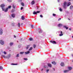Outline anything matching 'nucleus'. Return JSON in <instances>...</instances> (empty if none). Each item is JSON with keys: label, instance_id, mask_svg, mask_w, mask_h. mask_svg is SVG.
<instances>
[{"label": "nucleus", "instance_id": "f257e3e1", "mask_svg": "<svg viewBox=\"0 0 73 73\" xmlns=\"http://www.w3.org/2000/svg\"><path fill=\"white\" fill-rule=\"evenodd\" d=\"M4 7H5V5L4 4H2L1 5V7L3 11H5V8H4Z\"/></svg>", "mask_w": 73, "mask_h": 73}, {"label": "nucleus", "instance_id": "f03ea898", "mask_svg": "<svg viewBox=\"0 0 73 73\" xmlns=\"http://www.w3.org/2000/svg\"><path fill=\"white\" fill-rule=\"evenodd\" d=\"M66 2H64V5H63V7L64 9H66L67 7L66 6Z\"/></svg>", "mask_w": 73, "mask_h": 73}, {"label": "nucleus", "instance_id": "7ed1b4c3", "mask_svg": "<svg viewBox=\"0 0 73 73\" xmlns=\"http://www.w3.org/2000/svg\"><path fill=\"white\" fill-rule=\"evenodd\" d=\"M0 43L1 45H4V41L2 40H0Z\"/></svg>", "mask_w": 73, "mask_h": 73}, {"label": "nucleus", "instance_id": "20e7f679", "mask_svg": "<svg viewBox=\"0 0 73 73\" xmlns=\"http://www.w3.org/2000/svg\"><path fill=\"white\" fill-rule=\"evenodd\" d=\"M50 42L52 43V44H56V42L54 41H52L51 40L50 41Z\"/></svg>", "mask_w": 73, "mask_h": 73}, {"label": "nucleus", "instance_id": "39448f33", "mask_svg": "<svg viewBox=\"0 0 73 73\" xmlns=\"http://www.w3.org/2000/svg\"><path fill=\"white\" fill-rule=\"evenodd\" d=\"M3 30L1 29H0V35H1L3 34Z\"/></svg>", "mask_w": 73, "mask_h": 73}, {"label": "nucleus", "instance_id": "423d86ee", "mask_svg": "<svg viewBox=\"0 0 73 73\" xmlns=\"http://www.w3.org/2000/svg\"><path fill=\"white\" fill-rule=\"evenodd\" d=\"M47 65L49 67L52 68V64H51L50 63H48Z\"/></svg>", "mask_w": 73, "mask_h": 73}, {"label": "nucleus", "instance_id": "0eeeda50", "mask_svg": "<svg viewBox=\"0 0 73 73\" xmlns=\"http://www.w3.org/2000/svg\"><path fill=\"white\" fill-rule=\"evenodd\" d=\"M60 65H61L62 66H64V65H65V64H64V62H61Z\"/></svg>", "mask_w": 73, "mask_h": 73}, {"label": "nucleus", "instance_id": "6e6552de", "mask_svg": "<svg viewBox=\"0 0 73 73\" xmlns=\"http://www.w3.org/2000/svg\"><path fill=\"white\" fill-rule=\"evenodd\" d=\"M11 16L12 17H13V18H15V14H11Z\"/></svg>", "mask_w": 73, "mask_h": 73}, {"label": "nucleus", "instance_id": "1a4fd4ad", "mask_svg": "<svg viewBox=\"0 0 73 73\" xmlns=\"http://www.w3.org/2000/svg\"><path fill=\"white\" fill-rule=\"evenodd\" d=\"M30 53V51H27V52H25V54H29V53Z\"/></svg>", "mask_w": 73, "mask_h": 73}, {"label": "nucleus", "instance_id": "9d476101", "mask_svg": "<svg viewBox=\"0 0 73 73\" xmlns=\"http://www.w3.org/2000/svg\"><path fill=\"white\" fill-rule=\"evenodd\" d=\"M44 68L45 69H47L48 68V66H46L45 65H44L43 66Z\"/></svg>", "mask_w": 73, "mask_h": 73}, {"label": "nucleus", "instance_id": "9b49d317", "mask_svg": "<svg viewBox=\"0 0 73 73\" xmlns=\"http://www.w3.org/2000/svg\"><path fill=\"white\" fill-rule=\"evenodd\" d=\"M39 33H42V31L41 30V29H39Z\"/></svg>", "mask_w": 73, "mask_h": 73}, {"label": "nucleus", "instance_id": "f8f14e48", "mask_svg": "<svg viewBox=\"0 0 73 73\" xmlns=\"http://www.w3.org/2000/svg\"><path fill=\"white\" fill-rule=\"evenodd\" d=\"M73 9V6L72 5H71L70 7V10Z\"/></svg>", "mask_w": 73, "mask_h": 73}, {"label": "nucleus", "instance_id": "ddd939ff", "mask_svg": "<svg viewBox=\"0 0 73 73\" xmlns=\"http://www.w3.org/2000/svg\"><path fill=\"white\" fill-rule=\"evenodd\" d=\"M8 8L7 7L6 8V9L5 10V11H5V12H7V11H8Z\"/></svg>", "mask_w": 73, "mask_h": 73}, {"label": "nucleus", "instance_id": "4468645a", "mask_svg": "<svg viewBox=\"0 0 73 73\" xmlns=\"http://www.w3.org/2000/svg\"><path fill=\"white\" fill-rule=\"evenodd\" d=\"M62 24H58V27H62Z\"/></svg>", "mask_w": 73, "mask_h": 73}, {"label": "nucleus", "instance_id": "2eb2a0df", "mask_svg": "<svg viewBox=\"0 0 73 73\" xmlns=\"http://www.w3.org/2000/svg\"><path fill=\"white\" fill-rule=\"evenodd\" d=\"M70 5H71V3H70V2H69L68 3V4L67 5L68 7Z\"/></svg>", "mask_w": 73, "mask_h": 73}, {"label": "nucleus", "instance_id": "dca6fc26", "mask_svg": "<svg viewBox=\"0 0 73 73\" xmlns=\"http://www.w3.org/2000/svg\"><path fill=\"white\" fill-rule=\"evenodd\" d=\"M22 19L23 20H24L25 19V18L24 16H22L21 17Z\"/></svg>", "mask_w": 73, "mask_h": 73}, {"label": "nucleus", "instance_id": "f3484780", "mask_svg": "<svg viewBox=\"0 0 73 73\" xmlns=\"http://www.w3.org/2000/svg\"><path fill=\"white\" fill-rule=\"evenodd\" d=\"M64 28H66V29H68V27H66V26H64Z\"/></svg>", "mask_w": 73, "mask_h": 73}, {"label": "nucleus", "instance_id": "a211bd4d", "mask_svg": "<svg viewBox=\"0 0 73 73\" xmlns=\"http://www.w3.org/2000/svg\"><path fill=\"white\" fill-rule=\"evenodd\" d=\"M58 9L61 12H62V9H61V8L59 7Z\"/></svg>", "mask_w": 73, "mask_h": 73}, {"label": "nucleus", "instance_id": "6ab92c4d", "mask_svg": "<svg viewBox=\"0 0 73 73\" xmlns=\"http://www.w3.org/2000/svg\"><path fill=\"white\" fill-rule=\"evenodd\" d=\"M64 73H66L67 72H69V70H65L64 71Z\"/></svg>", "mask_w": 73, "mask_h": 73}, {"label": "nucleus", "instance_id": "aec40b11", "mask_svg": "<svg viewBox=\"0 0 73 73\" xmlns=\"http://www.w3.org/2000/svg\"><path fill=\"white\" fill-rule=\"evenodd\" d=\"M52 64H54V65H56V62H52Z\"/></svg>", "mask_w": 73, "mask_h": 73}, {"label": "nucleus", "instance_id": "412c9836", "mask_svg": "<svg viewBox=\"0 0 73 73\" xmlns=\"http://www.w3.org/2000/svg\"><path fill=\"white\" fill-rule=\"evenodd\" d=\"M24 52H20V54H24Z\"/></svg>", "mask_w": 73, "mask_h": 73}, {"label": "nucleus", "instance_id": "4be33fe9", "mask_svg": "<svg viewBox=\"0 0 73 73\" xmlns=\"http://www.w3.org/2000/svg\"><path fill=\"white\" fill-rule=\"evenodd\" d=\"M33 14L34 15H37V13L36 11H34L33 12Z\"/></svg>", "mask_w": 73, "mask_h": 73}, {"label": "nucleus", "instance_id": "5701e85b", "mask_svg": "<svg viewBox=\"0 0 73 73\" xmlns=\"http://www.w3.org/2000/svg\"><path fill=\"white\" fill-rule=\"evenodd\" d=\"M31 3L32 5H33V4H35V1H33L31 2Z\"/></svg>", "mask_w": 73, "mask_h": 73}, {"label": "nucleus", "instance_id": "b1692460", "mask_svg": "<svg viewBox=\"0 0 73 73\" xmlns=\"http://www.w3.org/2000/svg\"><path fill=\"white\" fill-rule=\"evenodd\" d=\"M33 49V47H31L30 48V49H29V51H30V50H32V49Z\"/></svg>", "mask_w": 73, "mask_h": 73}, {"label": "nucleus", "instance_id": "393cba45", "mask_svg": "<svg viewBox=\"0 0 73 73\" xmlns=\"http://www.w3.org/2000/svg\"><path fill=\"white\" fill-rule=\"evenodd\" d=\"M13 43L12 42H11L10 43V46H12V45H13Z\"/></svg>", "mask_w": 73, "mask_h": 73}, {"label": "nucleus", "instance_id": "a878e982", "mask_svg": "<svg viewBox=\"0 0 73 73\" xmlns=\"http://www.w3.org/2000/svg\"><path fill=\"white\" fill-rule=\"evenodd\" d=\"M29 40H30V41H32V40H33V38H29Z\"/></svg>", "mask_w": 73, "mask_h": 73}, {"label": "nucleus", "instance_id": "bb28decb", "mask_svg": "<svg viewBox=\"0 0 73 73\" xmlns=\"http://www.w3.org/2000/svg\"><path fill=\"white\" fill-rule=\"evenodd\" d=\"M11 65H17V64L12 63L11 64Z\"/></svg>", "mask_w": 73, "mask_h": 73}, {"label": "nucleus", "instance_id": "cd10ccee", "mask_svg": "<svg viewBox=\"0 0 73 73\" xmlns=\"http://www.w3.org/2000/svg\"><path fill=\"white\" fill-rule=\"evenodd\" d=\"M3 67L1 66H0V70H3Z\"/></svg>", "mask_w": 73, "mask_h": 73}, {"label": "nucleus", "instance_id": "c85d7f7f", "mask_svg": "<svg viewBox=\"0 0 73 73\" xmlns=\"http://www.w3.org/2000/svg\"><path fill=\"white\" fill-rule=\"evenodd\" d=\"M19 54H18L16 56V57H19Z\"/></svg>", "mask_w": 73, "mask_h": 73}, {"label": "nucleus", "instance_id": "c756f323", "mask_svg": "<svg viewBox=\"0 0 73 73\" xmlns=\"http://www.w3.org/2000/svg\"><path fill=\"white\" fill-rule=\"evenodd\" d=\"M2 57H3L4 58H7V57L5 56V55H2Z\"/></svg>", "mask_w": 73, "mask_h": 73}, {"label": "nucleus", "instance_id": "7c9ffc66", "mask_svg": "<svg viewBox=\"0 0 73 73\" xmlns=\"http://www.w3.org/2000/svg\"><path fill=\"white\" fill-rule=\"evenodd\" d=\"M68 69H69V70H72V68L70 67H68Z\"/></svg>", "mask_w": 73, "mask_h": 73}, {"label": "nucleus", "instance_id": "2f4dec72", "mask_svg": "<svg viewBox=\"0 0 73 73\" xmlns=\"http://www.w3.org/2000/svg\"><path fill=\"white\" fill-rule=\"evenodd\" d=\"M21 5H22V6H24V3L22 2L21 3Z\"/></svg>", "mask_w": 73, "mask_h": 73}, {"label": "nucleus", "instance_id": "473e14b6", "mask_svg": "<svg viewBox=\"0 0 73 73\" xmlns=\"http://www.w3.org/2000/svg\"><path fill=\"white\" fill-rule=\"evenodd\" d=\"M18 27H20V23H19L18 24Z\"/></svg>", "mask_w": 73, "mask_h": 73}, {"label": "nucleus", "instance_id": "72a5a7b5", "mask_svg": "<svg viewBox=\"0 0 73 73\" xmlns=\"http://www.w3.org/2000/svg\"><path fill=\"white\" fill-rule=\"evenodd\" d=\"M7 1L9 3H10V2H12V0H7Z\"/></svg>", "mask_w": 73, "mask_h": 73}, {"label": "nucleus", "instance_id": "f704fd0d", "mask_svg": "<svg viewBox=\"0 0 73 73\" xmlns=\"http://www.w3.org/2000/svg\"><path fill=\"white\" fill-rule=\"evenodd\" d=\"M8 8V9H11V6H9Z\"/></svg>", "mask_w": 73, "mask_h": 73}, {"label": "nucleus", "instance_id": "c9c22d12", "mask_svg": "<svg viewBox=\"0 0 73 73\" xmlns=\"http://www.w3.org/2000/svg\"><path fill=\"white\" fill-rule=\"evenodd\" d=\"M31 27L33 29V27H34L33 25H31Z\"/></svg>", "mask_w": 73, "mask_h": 73}, {"label": "nucleus", "instance_id": "e433bc0d", "mask_svg": "<svg viewBox=\"0 0 73 73\" xmlns=\"http://www.w3.org/2000/svg\"><path fill=\"white\" fill-rule=\"evenodd\" d=\"M63 36V34L62 33L59 34L60 36Z\"/></svg>", "mask_w": 73, "mask_h": 73}, {"label": "nucleus", "instance_id": "4c0bfd02", "mask_svg": "<svg viewBox=\"0 0 73 73\" xmlns=\"http://www.w3.org/2000/svg\"><path fill=\"white\" fill-rule=\"evenodd\" d=\"M52 15L53 16H56V15L54 13Z\"/></svg>", "mask_w": 73, "mask_h": 73}, {"label": "nucleus", "instance_id": "58836bf2", "mask_svg": "<svg viewBox=\"0 0 73 73\" xmlns=\"http://www.w3.org/2000/svg\"><path fill=\"white\" fill-rule=\"evenodd\" d=\"M48 71H49V69L46 70V73H48Z\"/></svg>", "mask_w": 73, "mask_h": 73}, {"label": "nucleus", "instance_id": "ea45409f", "mask_svg": "<svg viewBox=\"0 0 73 73\" xmlns=\"http://www.w3.org/2000/svg\"><path fill=\"white\" fill-rule=\"evenodd\" d=\"M13 8H14V9H15V6H14V5H13Z\"/></svg>", "mask_w": 73, "mask_h": 73}, {"label": "nucleus", "instance_id": "a19ab883", "mask_svg": "<svg viewBox=\"0 0 73 73\" xmlns=\"http://www.w3.org/2000/svg\"><path fill=\"white\" fill-rule=\"evenodd\" d=\"M33 47H34V48H36V45L35 44L33 45Z\"/></svg>", "mask_w": 73, "mask_h": 73}, {"label": "nucleus", "instance_id": "79ce46f5", "mask_svg": "<svg viewBox=\"0 0 73 73\" xmlns=\"http://www.w3.org/2000/svg\"><path fill=\"white\" fill-rule=\"evenodd\" d=\"M24 60H25L26 61H27V60H28V59H27V58H24Z\"/></svg>", "mask_w": 73, "mask_h": 73}, {"label": "nucleus", "instance_id": "37998d69", "mask_svg": "<svg viewBox=\"0 0 73 73\" xmlns=\"http://www.w3.org/2000/svg\"><path fill=\"white\" fill-rule=\"evenodd\" d=\"M36 14L37 13H40V12L38 11H36Z\"/></svg>", "mask_w": 73, "mask_h": 73}, {"label": "nucleus", "instance_id": "c03bdc74", "mask_svg": "<svg viewBox=\"0 0 73 73\" xmlns=\"http://www.w3.org/2000/svg\"><path fill=\"white\" fill-rule=\"evenodd\" d=\"M3 53H4V54H7V52L5 51H4L3 52Z\"/></svg>", "mask_w": 73, "mask_h": 73}, {"label": "nucleus", "instance_id": "a18cd8bd", "mask_svg": "<svg viewBox=\"0 0 73 73\" xmlns=\"http://www.w3.org/2000/svg\"><path fill=\"white\" fill-rule=\"evenodd\" d=\"M36 7H37V9H38V8H39V7L36 6Z\"/></svg>", "mask_w": 73, "mask_h": 73}, {"label": "nucleus", "instance_id": "49530a36", "mask_svg": "<svg viewBox=\"0 0 73 73\" xmlns=\"http://www.w3.org/2000/svg\"><path fill=\"white\" fill-rule=\"evenodd\" d=\"M40 17H43V16H42V15H40Z\"/></svg>", "mask_w": 73, "mask_h": 73}, {"label": "nucleus", "instance_id": "de8ad7c7", "mask_svg": "<svg viewBox=\"0 0 73 73\" xmlns=\"http://www.w3.org/2000/svg\"><path fill=\"white\" fill-rule=\"evenodd\" d=\"M15 11V10H12L11 11V12H13Z\"/></svg>", "mask_w": 73, "mask_h": 73}, {"label": "nucleus", "instance_id": "09e8293b", "mask_svg": "<svg viewBox=\"0 0 73 73\" xmlns=\"http://www.w3.org/2000/svg\"><path fill=\"white\" fill-rule=\"evenodd\" d=\"M29 46H28L27 47V49H28L29 48Z\"/></svg>", "mask_w": 73, "mask_h": 73}, {"label": "nucleus", "instance_id": "8fccbe9b", "mask_svg": "<svg viewBox=\"0 0 73 73\" xmlns=\"http://www.w3.org/2000/svg\"><path fill=\"white\" fill-rule=\"evenodd\" d=\"M23 7H21V10H23Z\"/></svg>", "mask_w": 73, "mask_h": 73}, {"label": "nucleus", "instance_id": "3c124183", "mask_svg": "<svg viewBox=\"0 0 73 73\" xmlns=\"http://www.w3.org/2000/svg\"><path fill=\"white\" fill-rule=\"evenodd\" d=\"M61 18H59L58 19V21H59V20H61Z\"/></svg>", "mask_w": 73, "mask_h": 73}, {"label": "nucleus", "instance_id": "603ef678", "mask_svg": "<svg viewBox=\"0 0 73 73\" xmlns=\"http://www.w3.org/2000/svg\"><path fill=\"white\" fill-rule=\"evenodd\" d=\"M60 33H61V34L62 33V31H60Z\"/></svg>", "mask_w": 73, "mask_h": 73}, {"label": "nucleus", "instance_id": "864d4df0", "mask_svg": "<svg viewBox=\"0 0 73 73\" xmlns=\"http://www.w3.org/2000/svg\"><path fill=\"white\" fill-rule=\"evenodd\" d=\"M57 1H58V2H60V0H57Z\"/></svg>", "mask_w": 73, "mask_h": 73}, {"label": "nucleus", "instance_id": "5fc2aeb1", "mask_svg": "<svg viewBox=\"0 0 73 73\" xmlns=\"http://www.w3.org/2000/svg\"><path fill=\"white\" fill-rule=\"evenodd\" d=\"M69 30H70V31H71V30H72V29H69Z\"/></svg>", "mask_w": 73, "mask_h": 73}, {"label": "nucleus", "instance_id": "6e6d98bb", "mask_svg": "<svg viewBox=\"0 0 73 73\" xmlns=\"http://www.w3.org/2000/svg\"><path fill=\"white\" fill-rule=\"evenodd\" d=\"M14 37L15 38H16V36H15V35H14Z\"/></svg>", "mask_w": 73, "mask_h": 73}, {"label": "nucleus", "instance_id": "4d7b16f0", "mask_svg": "<svg viewBox=\"0 0 73 73\" xmlns=\"http://www.w3.org/2000/svg\"><path fill=\"white\" fill-rule=\"evenodd\" d=\"M53 69L54 70V71H55V69L54 68H53Z\"/></svg>", "mask_w": 73, "mask_h": 73}, {"label": "nucleus", "instance_id": "13d9d810", "mask_svg": "<svg viewBox=\"0 0 73 73\" xmlns=\"http://www.w3.org/2000/svg\"><path fill=\"white\" fill-rule=\"evenodd\" d=\"M44 70V69H42V70Z\"/></svg>", "mask_w": 73, "mask_h": 73}, {"label": "nucleus", "instance_id": "bf43d9fd", "mask_svg": "<svg viewBox=\"0 0 73 73\" xmlns=\"http://www.w3.org/2000/svg\"><path fill=\"white\" fill-rule=\"evenodd\" d=\"M72 57H73V54H72Z\"/></svg>", "mask_w": 73, "mask_h": 73}, {"label": "nucleus", "instance_id": "052dcab7", "mask_svg": "<svg viewBox=\"0 0 73 73\" xmlns=\"http://www.w3.org/2000/svg\"><path fill=\"white\" fill-rule=\"evenodd\" d=\"M23 23H22V24H21V25H23Z\"/></svg>", "mask_w": 73, "mask_h": 73}, {"label": "nucleus", "instance_id": "680f3d73", "mask_svg": "<svg viewBox=\"0 0 73 73\" xmlns=\"http://www.w3.org/2000/svg\"><path fill=\"white\" fill-rule=\"evenodd\" d=\"M72 37L73 38V36H72Z\"/></svg>", "mask_w": 73, "mask_h": 73}, {"label": "nucleus", "instance_id": "e2e57ef3", "mask_svg": "<svg viewBox=\"0 0 73 73\" xmlns=\"http://www.w3.org/2000/svg\"><path fill=\"white\" fill-rule=\"evenodd\" d=\"M69 0V1H70V0Z\"/></svg>", "mask_w": 73, "mask_h": 73}, {"label": "nucleus", "instance_id": "0e129e2a", "mask_svg": "<svg viewBox=\"0 0 73 73\" xmlns=\"http://www.w3.org/2000/svg\"><path fill=\"white\" fill-rule=\"evenodd\" d=\"M72 62H73V60L72 61Z\"/></svg>", "mask_w": 73, "mask_h": 73}, {"label": "nucleus", "instance_id": "69168bd1", "mask_svg": "<svg viewBox=\"0 0 73 73\" xmlns=\"http://www.w3.org/2000/svg\"><path fill=\"white\" fill-rule=\"evenodd\" d=\"M0 54H1V53H0Z\"/></svg>", "mask_w": 73, "mask_h": 73}]
</instances>
